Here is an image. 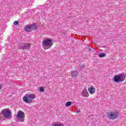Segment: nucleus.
<instances>
[{
    "instance_id": "nucleus-1",
    "label": "nucleus",
    "mask_w": 126,
    "mask_h": 126,
    "mask_svg": "<svg viewBox=\"0 0 126 126\" xmlns=\"http://www.w3.org/2000/svg\"><path fill=\"white\" fill-rule=\"evenodd\" d=\"M126 74L120 73L118 75H116L113 77V81L119 83L120 82H123L126 80Z\"/></svg>"
},
{
    "instance_id": "nucleus-2",
    "label": "nucleus",
    "mask_w": 126,
    "mask_h": 126,
    "mask_svg": "<svg viewBox=\"0 0 126 126\" xmlns=\"http://www.w3.org/2000/svg\"><path fill=\"white\" fill-rule=\"evenodd\" d=\"M36 98V95L34 94H26L23 98L24 102L30 104L32 103V99H34Z\"/></svg>"
},
{
    "instance_id": "nucleus-3",
    "label": "nucleus",
    "mask_w": 126,
    "mask_h": 126,
    "mask_svg": "<svg viewBox=\"0 0 126 126\" xmlns=\"http://www.w3.org/2000/svg\"><path fill=\"white\" fill-rule=\"evenodd\" d=\"M11 114V111L8 109H4L1 111L0 114L2 115V116L5 118V119H9L12 117Z\"/></svg>"
},
{
    "instance_id": "nucleus-4",
    "label": "nucleus",
    "mask_w": 126,
    "mask_h": 126,
    "mask_svg": "<svg viewBox=\"0 0 126 126\" xmlns=\"http://www.w3.org/2000/svg\"><path fill=\"white\" fill-rule=\"evenodd\" d=\"M42 45L47 48H51L54 45V42H53V40L51 39H45L43 41Z\"/></svg>"
},
{
    "instance_id": "nucleus-5",
    "label": "nucleus",
    "mask_w": 126,
    "mask_h": 126,
    "mask_svg": "<svg viewBox=\"0 0 126 126\" xmlns=\"http://www.w3.org/2000/svg\"><path fill=\"white\" fill-rule=\"evenodd\" d=\"M16 118L19 122H24V119L25 118V113L22 111H19L17 115Z\"/></svg>"
},
{
    "instance_id": "nucleus-6",
    "label": "nucleus",
    "mask_w": 126,
    "mask_h": 126,
    "mask_svg": "<svg viewBox=\"0 0 126 126\" xmlns=\"http://www.w3.org/2000/svg\"><path fill=\"white\" fill-rule=\"evenodd\" d=\"M110 120H115L117 118L119 117V113L118 112H109L107 114Z\"/></svg>"
},
{
    "instance_id": "nucleus-7",
    "label": "nucleus",
    "mask_w": 126,
    "mask_h": 126,
    "mask_svg": "<svg viewBox=\"0 0 126 126\" xmlns=\"http://www.w3.org/2000/svg\"><path fill=\"white\" fill-rule=\"evenodd\" d=\"M19 48L22 50H29L31 48V44L28 43L19 44Z\"/></svg>"
},
{
    "instance_id": "nucleus-8",
    "label": "nucleus",
    "mask_w": 126,
    "mask_h": 126,
    "mask_svg": "<svg viewBox=\"0 0 126 126\" xmlns=\"http://www.w3.org/2000/svg\"><path fill=\"white\" fill-rule=\"evenodd\" d=\"M69 73L71 77L73 78H76V77L78 76V71H70Z\"/></svg>"
},
{
    "instance_id": "nucleus-9",
    "label": "nucleus",
    "mask_w": 126,
    "mask_h": 126,
    "mask_svg": "<svg viewBox=\"0 0 126 126\" xmlns=\"http://www.w3.org/2000/svg\"><path fill=\"white\" fill-rule=\"evenodd\" d=\"M32 30H37L38 29V24L33 23L32 24L30 25Z\"/></svg>"
},
{
    "instance_id": "nucleus-10",
    "label": "nucleus",
    "mask_w": 126,
    "mask_h": 126,
    "mask_svg": "<svg viewBox=\"0 0 126 126\" xmlns=\"http://www.w3.org/2000/svg\"><path fill=\"white\" fill-rule=\"evenodd\" d=\"M25 31H26V32H31V31H32L30 25H29V26H26L25 27Z\"/></svg>"
},
{
    "instance_id": "nucleus-11",
    "label": "nucleus",
    "mask_w": 126,
    "mask_h": 126,
    "mask_svg": "<svg viewBox=\"0 0 126 126\" xmlns=\"http://www.w3.org/2000/svg\"><path fill=\"white\" fill-rule=\"evenodd\" d=\"M82 95L84 97H88V96H89V94H88V93H87V90H83L82 92Z\"/></svg>"
},
{
    "instance_id": "nucleus-12",
    "label": "nucleus",
    "mask_w": 126,
    "mask_h": 126,
    "mask_svg": "<svg viewBox=\"0 0 126 126\" xmlns=\"http://www.w3.org/2000/svg\"><path fill=\"white\" fill-rule=\"evenodd\" d=\"M95 89L93 87H90L89 88V92L90 94H94L95 93Z\"/></svg>"
},
{
    "instance_id": "nucleus-13",
    "label": "nucleus",
    "mask_w": 126,
    "mask_h": 126,
    "mask_svg": "<svg viewBox=\"0 0 126 126\" xmlns=\"http://www.w3.org/2000/svg\"><path fill=\"white\" fill-rule=\"evenodd\" d=\"M52 126H63V124H61L59 122H55L53 124Z\"/></svg>"
},
{
    "instance_id": "nucleus-14",
    "label": "nucleus",
    "mask_w": 126,
    "mask_h": 126,
    "mask_svg": "<svg viewBox=\"0 0 126 126\" xmlns=\"http://www.w3.org/2000/svg\"><path fill=\"white\" fill-rule=\"evenodd\" d=\"M98 57H99V58H104V57H106V54L104 53H100L99 54Z\"/></svg>"
},
{
    "instance_id": "nucleus-15",
    "label": "nucleus",
    "mask_w": 126,
    "mask_h": 126,
    "mask_svg": "<svg viewBox=\"0 0 126 126\" xmlns=\"http://www.w3.org/2000/svg\"><path fill=\"white\" fill-rule=\"evenodd\" d=\"M71 105V101H67L65 103V106L66 107H69V106H70Z\"/></svg>"
},
{
    "instance_id": "nucleus-16",
    "label": "nucleus",
    "mask_w": 126,
    "mask_h": 126,
    "mask_svg": "<svg viewBox=\"0 0 126 126\" xmlns=\"http://www.w3.org/2000/svg\"><path fill=\"white\" fill-rule=\"evenodd\" d=\"M44 90L45 89H44V87H40V89H39L40 92H44Z\"/></svg>"
},
{
    "instance_id": "nucleus-17",
    "label": "nucleus",
    "mask_w": 126,
    "mask_h": 126,
    "mask_svg": "<svg viewBox=\"0 0 126 126\" xmlns=\"http://www.w3.org/2000/svg\"><path fill=\"white\" fill-rule=\"evenodd\" d=\"M19 24V21H15L13 23L14 25H18Z\"/></svg>"
},
{
    "instance_id": "nucleus-18",
    "label": "nucleus",
    "mask_w": 126,
    "mask_h": 126,
    "mask_svg": "<svg viewBox=\"0 0 126 126\" xmlns=\"http://www.w3.org/2000/svg\"><path fill=\"white\" fill-rule=\"evenodd\" d=\"M80 67L81 68H85V65H80Z\"/></svg>"
},
{
    "instance_id": "nucleus-19",
    "label": "nucleus",
    "mask_w": 126,
    "mask_h": 126,
    "mask_svg": "<svg viewBox=\"0 0 126 126\" xmlns=\"http://www.w3.org/2000/svg\"><path fill=\"white\" fill-rule=\"evenodd\" d=\"M2 88V87L1 86V85L0 84V89H1Z\"/></svg>"
},
{
    "instance_id": "nucleus-20",
    "label": "nucleus",
    "mask_w": 126,
    "mask_h": 126,
    "mask_svg": "<svg viewBox=\"0 0 126 126\" xmlns=\"http://www.w3.org/2000/svg\"><path fill=\"white\" fill-rule=\"evenodd\" d=\"M78 113H79V111H78Z\"/></svg>"
}]
</instances>
